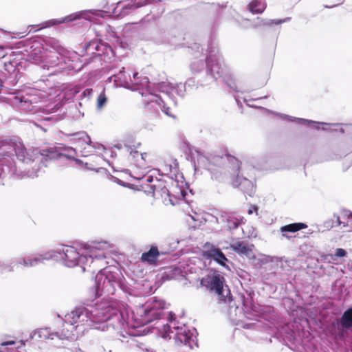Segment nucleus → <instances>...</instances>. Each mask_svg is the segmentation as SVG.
Listing matches in <instances>:
<instances>
[{"label": "nucleus", "mask_w": 352, "mask_h": 352, "mask_svg": "<svg viewBox=\"0 0 352 352\" xmlns=\"http://www.w3.org/2000/svg\"><path fill=\"white\" fill-rule=\"evenodd\" d=\"M232 186L234 188L239 187L244 193L252 197L254 193V185L252 181L243 175L239 174L232 180Z\"/></svg>", "instance_id": "nucleus-12"}, {"label": "nucleus", "mask_w": 352, "mask_h": 352, "mask_svg": "<svg viewBox=\"0 0 352 352\" xmlns=\"http://www.w3.org/2000/svg\"><path fill=\"white\" fill-rule=\"evenodd\" d=\"M146 0L145 1H146ZM146 2H141L140 0H127L126 3L123 6V10H135L138 8L146 5Z\"/></svg>", "instance_id": "nucleus-29"}, {"label": "nucleus", "mask_w": 352, "mask_h": 352, "mask_svg": "<svg viewBox=\"0 0 352 352\" xmlns=\"http://www.w3.org/2000/svg\"><path fill=\"white\" fill-rule=\"evenodd\" d=\"M157 193H158L162 197H171L170 191L168 188L167 186L164 187V188H163L161 190H159Z\"/></svg>", "instance_id": "nucleus-41"}, {"label": "nucleus", "mask_w": 352, "mask_h": 352, "mask_svg": "<svg viewBox=\"0 0 352 352\" xmlns=\"http://www.w3.org/2000/svg\"><path fill=\"white\" fill-rule=\"evenodd\" d=\"M217 46L212 42L208 44L206 56V79L201 85H208L215 82L228 71L226 66L219 56Z\"/></svg>", "instance_id": "nucleus-5"}, {"label": "nucleus", "mask_w": 352, "mask_h": 352, "mask_svg": "<svg viewBox=\"0 0 352 352\" xmlns=\"http://www.w3.org/2000/svg\"><path fill=\"white\" fill-rule=\"evenodd\" d=\"M169 169L170 173H173L174 175L176 174L177 171V163H176V161L174 162V166H169Z\"/></svg>", "instance_id": "nucleus-49"}, {"label": "nucleus", "mask_w": 352, "mask_h": 352, "mask_svg": "<svg viewBox=\"0 0 352 352\" xmlns=\"http://www.w3.org/2000/svg\"><path fill=\"white\" fill-rule=\"evenodd\" d=\"M168 323H163L157 327V335L166 339L173 338L177 346H182L192 349L194 346H197L196 340V329H190L186 325H176L175 315L170 311L168 314Z\"/></svg>", "instance_id": "nucleus-3"}, {"label": "nucleus", "mask_w": 352, "mask_h": 352, "mask_svg": "<svg viewBox=\"0 0 352 352\" xmlns=\"http://www.w3.org/2000/svg\"><path fill=\"white\" fill-rule=\"evenodd\" d=\"M336 5H333V6H327V5H325V6H324V8H334V7H336Z\"/></svg>", "instance_id": "nucleus-62"}, {"label": "nucleus", "mask_w": 352, "mask_h": 352, "mask_svg": "<svg viewBox=\"0 0 352 352\" xmlns=\"http://www.w3.org/2000/svg\"><path fill=\"white\" fill-rule=\"evenodd\" d=\"M8 54L7 49L4 45H0V58H3Z\"/></svg>", "instance_id": "nucleus-45"}, {"label": "nucleus", "mask_w": 352, "mask_h": 352, "mask_svg": "<svg viewBox=\"0 0 352 352\" xmlns=\"http://www.w3.org/2000/svg\"><path fill=\"white\" fill-rule=\"evenodd\" d=\"M100 10H82L78 12L72 13L68 16H66L62 19H54L46 21L41 23V28H47L54 25H59L61 23H67L81 18L88 19L89 16V14H91L95 16H99Z\"/></svg>", "instance_id": "nucleus-8"}, {"label": "nucleus", "mask_w": 352, "mask_h": 352, "mask_svg": "<svg viewBox=\"0 0 352 352\" xmlns=\"http://www.w3.org/2000/svg\"><path fill=\"white\" fill-rule=\"evenodd\" d=\"M224 277L219 274L207 275L200 280L201 287L215 292L219 302L227 303L232 301V296L229 288L224 285Z\"/></svg>", "instance_id": "nucleus-6"}, {"label": "nucleus", "mask_w": 352, "mask_h": 352, "mask_svg": "<svg viewBox=\"0 0 352 352\" xmlns=\"http://www.w3.org/2000/svg\"><path fill=\"white\" fill-rule=\"evenodd\" d=\"M332 219H333L334 224H336V227L340 226L342 223V222L340 221V217L336 214H333Z\"/></svg>", "instance_id": "nucleus-48"}, {"label": "nucleus", "mask_w": 352, "mask_h": 352, "mask_svg": "<svg viewBox=\"0 0 352 352\" xmlns=\"http://www.w3.org/2000/svg\"><path fill=\"white\" fill-rule=\"evenodd\" d=\"M61 331H52L50 327L41 328L31 335L34 338L68 340L73 330L81 327H89L102 331H108L112 338L129 326L126 310L118 309L111 302L102 301L87 307H76L65 316Z\"/></svg>", "instance_id": "nucleus-1"}, {"label": "nucleus", "mask_w": 352, "mask_h": 352, "mask_svg": "<svg viewBox=\"0 0 352 352\" xmlns=\"http://www.w3.org/2000/svg\"><path fill=\"white\" fill-rule=\"evenodd\" d=\"M85 150H86V147H84L82 148V150L81 151L82 156H83V157H86L88 155V154H87L88 151L87 152Z\"/></svg>", "instance_id": "nucleus-56"}, {"label": "nucleus", "mask_w": 352, "mask_h": 352, "mask_svg": "<svg viewBox=\"0 0 352 352\" xmlns=\"http://www.w3.org/2000/svg\"><path fill=\"white\" fill-rule=\"evenodd\" d=\"M254 325H256V323L254 322H243V324H242V327L244 328V329H251V328H253V327H254Z\"/></svg>", "instance_id": "nucleus-50"}, {"label": "nucleus", "mask_w": 352, "mask_h": 352, "mask_svg": "<svg viewBox=\"0 0 352 352\" xmlns=\"http://www.w3.org/2000/svg\"><path fill=\"white\" fill-rule=\"evenodd\" d=\"M157 91L165 94L174 105H177L175 95L184 98L186 92V85L182 83L173 84L169 82H160L155 85Z\"/></svg>", "instance_id": "nucleus-9"}, {"label": "nucleus", "mask_w": 352, "mask_h": 352, "mask_svg": "<svg viewBox=\"0 0 352 352\" xmlns=\"http://www.w3.org/2000/svg\"><path fill=\"white\" fill-rule=\"evenodd\" d=\"M346 216L348 219H352V212L351 211H346Z\"/></svg>", "instance_id": "nucleus-58"}, {"label": "nucleus", "mask_w": 352, "mask_h": 352, "mask_svg": "<svg viewBox=\"0 0 352 352\" xmlns=\"http://www.w3.org/2000/svg\"><path fill=\"white\" fill-rule=\"evenodd\" d=\"M244 315L248 320L258 321V318L261 317L263 309H260L255 305L252 301L251 294H248V297H243L242 299Z\"/></svg>", "instance_id": "nucleus-10"}, {"label": "nucleus", "mask_w": 352, "mask_h": 352, "mask_svg": "<svg viewBox=\"0 0 352 352\" xmlns=\"http://www.w3.org/2000/svg\"><path fill=\"white\" fill-rule=\"evenodd\" d=\"M350 329H344L341 326H338V330L335 333L336 336L340 340H344L348 336L347 331Z\"/></svg>", "instance_id": "nucleus-34"}, {"label": "nucleus", "mask_w": 352, "mask_h": 352, "mask_svg": "<svg viewBox=\"0 0 352 352\" xmlns=\"http://www.w3.org/2000/svg\"><path fill=\"white\" fill-rule=\"evenodd\" d=\"M160 255L157 246L152 245L149 250L142 253L141 260L150 265L155 264L157 261V257Z\"/></svg>", "instance_id": "nucleus-19"}, {"label": "nucleus", "mask_w": 352, "mask_h": 352, "mask_svg": "<svg viewBox=\"0 0 352 352\" xmlns=\"http://www.w3.org/2000/svg\"><path fill=\"white\" fill-rule=\"evenodd\" d=\"M70 135L74 137V140L78 141L80 144L82 143V145L80 146L81 148H82V145L84 144L87 145H91L92 144L90 137L85 131H79L72 133Z\"/></svg>", "instance_id": "nucleus-26"}, {"label": "nucleus", "mask_w": 352, "mask_h": 352, "mask_svg": "<svg viewBox=\"0 0 352 352\" xmlns=\"http://www.w3.org/2000/svg\"><path fill=\"white\" fill-rule=\"evenodd\" d=\"M166 181L161 179H156L154 184H151L148 186L149 190L148 191L155 194L159 190H161L163 188H164V187L166 186Z\"/></svg>", "instance_id": "nucleus-28"}, {"label": "nucleus", "mask_w": 352, "mask_h": 352, "mask_svg": "<svg viewBox=\"0 0 352 352\" xmlns=\"http://www.w3.org/2000/svg\"><path fill=\"white\" fill-rule=\"evenodd\" d=\"M133 78H134L135 80L138 79V72H135V73L133 74Z\"/></svg>", "instance_id": "nucleus-61"}, {"label": "nucleus", "mask_w": 352, "mask_h": 352, "mask_svg": "<svg viewBox=\"0 0 352 352\" xmlns=\"http://www.w3.org/2000/svg\"><path fill=\"white\" fill-rule=\"evenodd\" d=\"M82 61H84V65L85 64H89V63L93 61V58H89V59L85 58Z\"/></svg>", "instance_id": "nucleus-57"}, {"label": "nucleus", "mask_w": 352, "mask_h": 352, "mask_svg": "<svg viewBox=\"0 0 352 352\" xmlns=\"http://www.w3.org/2000/svg\"><path fill=\"white\" fill-rule=\"evenodd\" d=\"M230 248L235 252L246 256H250L252 254V248L244 241L232 243Z\"/></svg>", "instance_id": "nucleus-23"}, {"label": "nucleus", "mask_w": 352, "mask_h": 352, "mask_svg": "<svg viewBox=\"0 0 352 352\" xmlns=\"http://www.w3.org/2000/svg\"><path fill=\"white\" fill-rule=\"evenodd\" d=\"M248 6L252 14H261L266 8V3L263 0H252Z\"/></svg>", "instance_id": "nucleus-25"}, {"label": "nucleus", "mask_w": 352, "mask_h": 352, "mask_svg": "<svg viewBox=\"0 0 352 352\" xmlns=\"http://www.w3.org/2000/svg\"><path fill=\"white\" fill-rule=\"evenodd\" d=\"M86 50L95 54L94 58L100 56L101 53L107 54L109 52L113 53L111 47L106 43H100L97 41H92L86 45Z\"/></svg>", "instance_id": "nucleus-15"}, {"label": "nucleus", "mask_w": 352, "mask_h": 352, "mask_svg": "<svg viewBox=\"0 0 352 352\" xmlns=\"http://www.w3.org/2000/svg\"><path fill=\"white\" fill-rule=\"evenodd\" d=\"M336 324L344 329L352 328V307L347 308L340 318L336 319Z\"/></svg>", "instance_id": "nucleus-17"}, {"label": "nucleus", "mask_w": 352, "mask_h": 352, "mask_svg": "<svg viewBox=\"0 0 352 352\" xmlns=\"http://www.w3.org/2000/svg\"><path fill=\"white\" fill-rule=\"evenodd\" d=\"M144 179L147 183H153L154 182V177L153 175H146L144 177Z\"/></svg>", "instance_id": "nucleus-51"}, {"label": "nucleus", "mask_w": 352, "mask_h": 352, "mask_svg": "<svg viewBox=\"0 0 352 352\" xmlns=\"http://www.w3.org/2000/svg\"><path fill=\"white\" fill-rule=\"evenodd\" d=\"M322 226L324 228L323 230H329L332 228L336 227V224H334L333 219L331 218L324 221Z\"/></svg>", "instance_id": "nucleus-37"}, {"label": "nucleus", "mask_w": 352, "mask_h": 352, "mask_svg": "<svg viewBox=\"0 0 352 352\" xmlns=\"http://www.w3.org/2000/svg\"><path fill=\"white\" fill-rule=\"evenodd\" d=\"M291 20V17H286L283 19H266L263 21V25L267 26H271L273 25H280L283 23L289 22Z\"/></svg>", "instance_id": "nucleus-33"}, {"label": "nucleus", "mask_w": 352, "mask_h": 352, "mask_svg": "<svg viewBox=\"0 0 352 352\" xmlns=\"http://www.w3.org/2000/svg\"><path fill=\"white\" fill-rule=\"evenodd\" d=\"M243 160L244 163L250 165L253 168H259L263 164V160L256 156H245Z\"/></svg>", "instance_id": "nucleus-27"}, {"label": "nucleus", "mask_w": 352, "mask_h": 352, "mask_svg": "<svg viewBox=\"0 0 352 352\" xmlns=\"http://www.w3.org/2000/svg\"><path fill=\"white\" fill-rule=\"evenodd\" d=\"M63 149L65 151H67V152H75L76 151L75 148H73L72 147L67 148H63Z\"/></svg>", "instance_id": "nucleus-59"}, {"label": "nucleus", "mask_w": 352, "mask_h": 352, "mask_svg": "<svg viewBox=\"0 0 352 352\" xmlns=\"http://www.w3.org/2000/svg\"><path fill=\"white\" fill-rule=\"evenodd\" d=\"M127 151H129L130 155L133 158H136L139 155L138 151L133 150L131 148L127 147Z\"/></svg>", "instance_id": "nucleus-46"}, {"label": "nucleus", "mask_w": 352, "mask_h": 352, "mask_svg": "<svg viewBox=\"0 0 352 352\" xmlns=\"http://www.w3.org/2000/svg\"><path fill=\"white\" fill-rule=\"evenodd\" d=\"M184 85H186V87H193L194 86H195V80L193 78H189L186 80Z\"/></svg>", "instance_id": "nucleus-47"}, {"label": "nucleus", "mask_w": 352, "mask_h": 352, "mask_svg": "<svg viewBox=\"0 0 352 352\" xmlns=\"http://www.w3.org/2000/svg\"><path fill=\"white\" fill-rule=\"evenodd\" d=\"M151 98L148 99L146 104L153 107L152 104L155 103L166 115L170 117H174L172 109L166 104L164 101L157 94H153V92H151Z\"/></svg>", "instance_id": "nucleus-16"}, {"label": "nucleus", "mask_w": 352, "mask_h": 352, "mask_svg": "<svg viewBox=\"0 0 352 352\" xmlns=\"http://www.w3.org/2000/svg\"><path fill=\"white\" fill-rule=\"evenodd\" d=\"M115 147L118 149H121L122 148V145L120 144L115 145Z\"/></svg>", "instance_id": "nucleus-63"}, {"label": "nucleus", "mask_w": 352, "mask_h": 352, "mask_svg": "<svg viewBox=\"0 0 352 352\" xmlns=\"http://www.w3.org/2000/svg\"><path fill=\"white\" fill-rule=\"evenodd\" d=\"M306 228H307V225L304 223H293L280 227V231L283 236L289 239L290 236L287 234V232H296Z\"/></svg>", "instance_id": "nucleus-21"}, {"label": "nucleus", "mask_w": 352, "mask_h": 352, "mask_svg": "<svg viewBox=\"0 0 352 352\" xmlns=\"http://www.w3.org/2000/svg\"><path fill=\"white\" fill-rule=\"evenodd\" d=\"M47 50H50V49H52L54 51H55L57 54H60L61 52L63 50V48L59 45L58 41L50 38L47 43Z\"/></svg>", "instance_id": "nucleus-30"}, {"label": "nucleus", "mask_w": 352, "mask_h": 352, "mask_svg": "<svg viewBox=\"0 0 352 352\" xmlns=\"http://www.w3.org/2000/svg\"><path fill=\"white\" fill-rule=\"evenodd\" d=\"M166 302L164 300L153 298L147 300L145 303L137 306L132 311V319L134 324H131L133 327H140L151 323L155 320V324L160 326L164 322H160L159 320L164 314V310L167 309ZM157 326L155 327L157 329Z\"/></svg>", "instance_id": "nucleus-4"}, {"label": "nucleus", "mask_w": 352, "mask_h": 352, "mask_svg": "<svg viewBox=\"0 0 352 352\" xmlns=\"http://www.w3.org/2000/svg\"><path fill=\"white\" fill-rule=\"evenodd\" d=\"M28 261L29 258L21 257L16 262L15 265L16 266L23 265L24 267H28Z\"/></svg>", "instance_id": "nucleus-38"}, {"label": "nucleus", "mask_w": 352, "mask_h": 352, "mask_svg": "<svg viewBox=\"0 0 352 352\" xmlns=\"http://www.w3.org/2000/svg\"><path fill=\"white\" fill-rule=\"evenodd\" d=\"M116 181H117V182H118L119 184L123 185V182H122V181H121L120 179H116Z\"/></svg>", "instance_id": "nucleus-64"}, {"label": "nucleus", "mask_w": 352, "mask_h": 352, "mask_svg": "<svg viewBox=\"0 0 352 352\" xmlns=\"http://www.w3.org/2000/svg\"><path fill=\"white\" fill-rule=\"evenodd\" d=\"M124 72V68L122 67V69L120 71L119 74H114L109 78V81H111L112 78H114L115 82L118 83V81L121 82L122 81V76L123 75Z\"/></svg>", "instance_id": "nucleus-40"}, {"label": "nucleus", "mask_w": 352, "mask_h": 352, "mask_svg": "<svg viewBox=\"0 0 352 352\" xmlns=\"http://www.w3.org/2000/svg\"><path fill=\"white\" fill-rule=\"evenodd\" d=\"M347 252L344 249L337 248L335 252V256L337 257H344L346 256Z\"/></svg>", "instance_id": "nucleus-43"}, {"label": "nucleus", "mask_w": 352, "mask_h": 352, "mask_svg": "<svg viewBox=\"0 0 352 352\" xmlns=\"http://www.w3.org/2000/svg\"><path fill=\"white\" fill-rule=\"evenodd\" d=\"M210 6H211L212 10L219 12L220 10L226 8L227 4L226 3L219 4V3H212L210 4Z\"/></svg>", "instance_id": "nucleus-42"}, {"label": "nucleus", "mask_w": 352, "mask_h": 352, "mask_svg": "<svg viewBox=\"0 0 352 352\" xmlns=\"http://www.w3.org/2000/svg\"><path fill=\"white\" fill-rule=\"evenodd\" d=\"M14 151L16 157L19 160L26 164H29L33 161L32 158L29 156L27 150L23 145H16L14 147Z\"/></svg>", "instance_id": "nucleus-24"}, {"label": "nucleus", "mask_w": 352, "mask_h": 352, "mask_svg": "<svg viewBox=\"0 0 352 352\" xmlns=\"http://www.w3.org/2000/svg\"><path fill=\"white\" fill-rule=\"evenodd\" d=\"M257 211H258V207L256 206H252L249 208L248 214H252L254 212H256L257 213Z\"/></svg>", "instance_id": "nucleus-53"}, {"label": "nucleus", "mask_w": 352, "mask_h": 352, "mask_svg": "<svg viewBox=\"0 0 352 352\" xmlns=\"http://www.w3.org/2000/svg\"><path fill=\"white\" fill-rule=\"evenodd\" d=\"M90 146H91L95 149H100V148L105 149L104 146L101 144L92 142V144Z\"/></svg>", "instance_id": "nucleus-52"}, {"label": "nucleus", "mask_w": 352, "mask_h": 352, "mask_svg": "<svg viewBox=\"0 0 352 352\" xmlns=\"http://www.w3.org/2000/svg\"><path fill=\"white\" fill-rule=\"evenodd\" d=\"M203 256L206 259L212 260L220 265L228 267L226 263L228 262V259L219 248L212 246L210 249L204 251Z\"/></svg>", "instance_id": "nucleus-13"}, {"label": "nucleus", "mask_w": 352, "mask_h": 352, "mask_svg": "<svg viewBox=\"0 0 352 352\" xmlns=\"http://www.w3.org/2000/svg\"><path fill=\"white\" fill-rule=\"evenodd\" d=\"M4 65H5V69L8 72H10V69L13 67V66L10 62H9L8 64L5 63Z\"/></svg>", "instance_id": "nucleus-55"}, {"label": "nucleus", "mask_w": 352, "mask_h": 352, "mask_svg": "<svg viewBox=\"0 0 352 352\" xmlns=\"http://www.w3.org/2000/svg\"><path fill=\"white\" fill-rule=\"evenodd\" d=\"M217 223L225 222L230 231L236 230L242 223L243 218L241 216H236L234 214L224 212L219 217H214Z\"/></svg>", "instance_id": "nucleus-11"}, {"label": "nucleus", "mask_w": 352, "mask_h": 352, "mask_svg": "<svg viewBox=\"0 0 352 352\" xmlns=\"http://www.w3.org/2000/svg\"><path fill=\"white\" fill-rule=\"evenodd\" d=\"M83 96H90L91 94H92V89H86L85 90H84L83 93H82Z\"/></svg>", "instance_id": "nucleus-54"}, {"label": "nucleus", "mask_w": 352, "mask_h": 352, "mask_svg": "<svg viewBox=\"0 0 352 352\" xmlns=\"http://www.w3.org/2000/svg\"><path fill=\"white\" fill-rule=\"evenodd\" d=\"M192 50H195V58L199 57V54H201L203 52V48L200 46V45L197 43H195L192 46L190 47Z\"/></svg>", "instance_id": "nucleus-39"}, {"label": "nucleus", "mask_w": 352, "mask_h": 352, "mask_svg": "<svg viewBox=\"0 0 352 352\" xmlns=\"http://www.w3.org/2000/svg\"><path fill=\"white\" fill-rule=\"evenodd\" d=\"M62 148H59L58 149L54 148L52 147H49L45 149H43L41 151V155L42 156L41 163L43 164V160L45 162L54 160L60 159L62 157H65L67 159H74V157L71 156L68 153H63L60 150Z\"/></svg>", "instance_id": "nucleus-14"}, {"label": "nucleus", "mask_w": 352, "mask_h": 352, "mask_svg": "<svg viewBox=\"0 0 352 352\" xmlns=\"http://www.w3.org/2000/svg\"><path fill=\"white\" fill-rule=\"evenodd\" d=\"M280 116L283 119H287V120L290 122H296L299 124H303L305 126H311L313 125L314 127H315L316 129H319L320 125H327L328 124L325 122H319L313 121L311 120L304 119V118H299L293 117L291 116L285 115V114H280Z\"/></svg>", "instance_id": "nucleus-18"}, {"label": "nucleus", "mask_w": 352, "mask_h": 352, "mask_svg": "<svg viewBox=\"0 0 352 352\" xmlns=\"http://www.w3.org/2000/svg\"><path fill=\"white\" fill-rule=\"evenodd\" d=\"M226 85L235 92H241L239 79L228 70L221 76Z\"/></svg>", "instance_id": "nucleus-20"}, {"label": "nucleus", "mask_w": 352, "mask_h": 352, "mask_svg": "<svg viewBox=\"0 0 352 352\" xmlns=\"http://www.w3.org/2000/svg\"><path fill=\"white\" fill-rule=\"evenodd\" d=\"M51 58L52 59L49 61L50 62L51 66L54 67L58 65L59 63L58 56L56 54H55L54 56H52Z\"/></svg>", "instance_id": "nucleus-44"}, {"label": "nucleus", "mask_w": 352, "mask_h": 352, "mask_svg": "<svg viewBox=\"0 0 352 352\" xmlns=\"http://www.w3.org/2000/svg\"><path fill=\"white\" fill-rule=\"evenodd\" d=\"M140 155L141 156V159L144 160L147 154H146V153H140Z\"/></svg>", "instance_id": "nucleus-60"}, {"label": "nucleus", "mask_w": 352, "mask_h": 352, "mask_svg": "<svg viewBox=\"0 0 352 352\" xmlns=\"http://www.w3.org/2000/svg\"><path fill=\"white\" fill-rule=\"evenodd\" d=\"M54 254L53 252L47 251L35 256L34 258H29L28 267H34L42 263L44 260L53 259Z\"/></svg>", "instance_id": "nucleus-22"}, {"label": "nucleus", "mask_w": 352, "mask_h": 352, "mask_svg": "<svg viewBox=\"0 0 352 352\" xmlns=\"http://www.w3.org/2000/svg\"><path fill=\"white\" fill-rule=\"evenodd\" d=\"M87 250H89V254L80 255L77 250L72 246L61 245L55 250H51L54 254L53 259H61L64 265L68 267H73L80 265L82 271H86L87 266L90 267L91 264L95 261H102L105 258L103 252L98 254H94V250H105L111 248V245L106 241H93L89 244L85 245Z\"/></svg>", "instance_id": "nucleus-2"}, {"label": "nucleus", "mask_w": 352, "mask_h": 352, "mask_svg": "<svg viewBox=\"0 0 352 352\" xmlns=\"http://www.w3.org/2000/svg\"><path fill=\"white\" fill-rule=\"evenodd\" d=\"M15 262L10 263L0 262V271L13 272Z\"/></svg>", "instance_id": "nucleus-35"}, {"label": "nucleus", "mask_w": 352, "mask_h": 352, "mask_svg": "<svg viewBox=\"0 0 352 352\" xmlns=\"http://www.w3.org/2000/svg\"><path fill=\"white\" fill-rule=\"evenodd\" d=\"M149 79L148 77H143L142 80L140 82V84L141 86L144 87L146 86V91L148 93V95L151 97V92H153V94H155V91H157V90L155 88V84H153L152 86L149 85Z\"/></svg>", "instance_id": "nucleus-31"}, {"label": "nucleus", "mask_w": 352, "mask_h": 352, "mask_svg": "<svg viewBox=\"0 0 352 352\" xmlns=\"http://www.w3.org/2000/svg\"><path fill=\"white\" fill-rule=\"evenodd\" d=\"M107 100V99L104 94V92H101L97 99V107L98 109H101L105 104Z\"/></svg>", "instance_id": "nucleus-36"}, {"label": "nucleus", "mask_w": 352, "mask_h": 352, "mask_svg": "<svg viewBox=\"0 0 352 352\" xmlns=\"http://www.w3.org/2000/svg\"><path fill=\"white\" fill-rule=\"evenodd\" d=\"M205 66L206 67V62H204L203 59L195 60L190 64V69L192 72L197 73L202 70Z\"/></svg>", "instance_id": "nucleus-32"}, {"label": "nucleus", "mask_w": 352, "mask_h": 352, "mask_svg": "<svg viewBox=\"0 0 352 352\" xmlns=\"http://www.w3.org/2000/svg\"><path fill=\"white\" fill-rule=\"evenodd\" d=\"M116 281L110 271L103 269L99 271L95 277L94 288L96 297L103 292L109 293L114 288Z\"/></svg>", "instance_id": "nucleus-7"}]
</instances>
